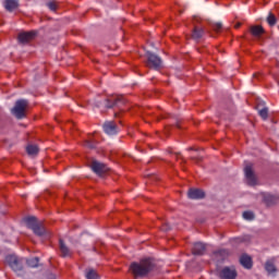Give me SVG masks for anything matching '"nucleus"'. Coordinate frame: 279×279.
<instances>
[{"label": "nucleus", "instance_id": "1", "mask_svg": "<svg viewBox=\"0 0 279 279\" xmlns=\"http://www.w3.org/2000/svg\"><path fill=\"white\" fill-rule=\"evenodd\" d=\"M155 267L156 264H154L151 258H144L141 262H133L130 266V271L133 274L135 279L147 278V276L154 271Z\"/></svg>", "mask_w": 279, "mask_h": 279}, {"label": "nucleus", "instance_id": "2", "mask_svg": "<svg viewBox=\"0 0 279 279\" xmlns=\"http://www.w3.org/2000/svg\"><path fill=\"white\" fill-rule=\"evenodd\" d=\"M95 108H101L104 106L107 110H112V108H121L125 106V99H123V96H109L101 100H95L94 101Z\"/></svg>", "mask_w": 279, "mask_h": 279}, {"label": "nucleus", "instance_id": "3", "mask_svg": "<svg viewBox=\"0 0 279 279\" xmlns=\"http://www.w3.org/2000/svg\"><path fill=\"white\" fill-rule=\"evenodd\" d=\"M25 223L29 230H33L36 236H45L47 234V229L43 223L38 222V219L34 216L25 218Z\"/></svg>", "mask_w": 279, "mask_h": 279}, {"label": "nucleus", "instance_id": "4", "mask_svg": "<svg viewBox=\"0 0 279 279\" xmlns=\"http://www.w3.org/2000/svg\"><path fill=\"white\" fill-rule=\"evenodd\" d=\"M29 102L26 99L15 101V106L11 109L12 116L16 119H25V110H27Z\"/></svg>", "mask_w": 279, "mask_h": 279}, {"label": "nucleus", "instance_id": "5", "mask_svg": "<svg viewBox=\"0 0 279 279\" xmlns=\"http://www.w3.org/2000/svg\"><path fill=\"white\" fill-rule=\"evenodd\" d=\"M146 58H147L146 64L147 66H149V69H154L155 71H158V69L162 66V59L158 54L147 50Z\"/></svg>", "mask_w": 279, "mask_h": 279}, {"label": "nucleus", "instance_id": "6", "mask_svg": "<svg viewBox=\"0 0 279 279\" xmlns=\"http://www.w3.org/2000/svg\"><path fill=\"white\" fill-rule=\"evenodd\" d=\"M8 265L15 271V274H20L23 271V263L25 259L16 257V255H9L5 258Z\"/></svg>", "mask_w": 279, "mask_h": 279}, {"label": "nucleus", "instance_id": "7", "mask_svg": "<svg viewBox=\"0 0 279 279\" xmlns=\"http://www.w3.org/2000/svg\"><path fill=\"white\" fill-rule=\"evenodd\" d=\"M89 169L96 173V175H99V178H104L108 171H110V168L106 166L104 162H100L98 160H93L89 165Z\"/></svg>", "mask_w": 279, "mask_h": 279}, {"label": "nucleus", "instance_id": "8", "mask_svg": "<svg viewBox=\"0 0 279 279\" xmlns=\"http://www.w3.org/2000/svg\"><path fill=\"white\" fill-rule=\"evenodd\" d=\"M244 175L246 178V183L248 184V186H256L258 181L252 168V163L245 166Z\"/></svg>", "mask_w": 279, "mask_h": 279}, {"label": "nucleus", "instance_id": "9", "mask_svg": "<svg viewBox=\"0 0 279 279\" xmlns=\"http://www.w3.org/2000/svg\"><path fill=\"white\" fill-rule=\"evenodd\" d=\"M102 129L108 136H117L119 134V125L114 121H106L102 124Z\"/></svg>", "mask_w": 279, "mask_h": 279}, {"label": "nucleus", "instance_id": "10", "mask_svg": "<svg viewBox=\"0 0 279 279\" xmlns=\"http://www.w3.org/2000/svg\"><path fill=\"white\" fill-rule=\"evenodd\" d=\"M236 269L231 268V267H223L220 271H219V278L220 279H236Z\"/></svg>", "mask_w": 279, "mask_h": 279}, {"label": "nucleus", "instance_id": "11", "mask_svg": "<svg viewBox=\"0 0 279 279\" xmlns=\"http://www.w3.org/2000/svg\"><path fill=\"white\" fill-rule=\"evenodd\" d=\"M59 251L61 258H71V256H73V251L69 248L62 239L59 240Z\"/></svg>", "mask_w": 279, "mask_h": 279}, {"label": "nucleus", "instance_id": "12", "mask_svg": "<svg viewBox=\"0 0 279 279\" xmlns=\"http://www.w3.org/2000/svg\"><path fill=\"white\" fill-rule=\"evenodd\" d=\"M189 199H204L206 197V192L202 189L192 187L187 191Z\"/></svg>", "mask_w": 279, "mask_h": 279}, {"label": "nucleus", "instance_id": "13", "mask_svg": "<svg viewBox=\"0 0 279 279\" xmlns=\"http://www.w3.org/2000/svg\"><path fill=\"white\" fill-rule=\"evenodd\" d=\"M37 32L36 31H31L28 33H21L19 35V40L22 45H27V43H29V40H34L35 36H37Z\"/></svg>", "mask_w": 279, "mask_h": 279}, {"label": "nucleus", "instance_id": "14", "mask_svg": "<svg viewBox=\"0 0 279 279\" xmlns=\"http://www.w3.org/2000/svg\"><path fill=\"white\" fill-rule=\"evenodd\" d=\"M205 252H206V244L202 242L194 243V247L192 250V254L194 256H204Z\"/></svg>", "mask_w": 279, "mask_h": 279}, {"label": "nucleus", "instance_id": "15", "mask_svg": "<svg viewBox=\"0 0 279 279\" xmlns=\"http://www.w3.org/2000/svg\"><path fill=\"white\" fill-rule=\"evenodd\" d=\"M263 199L266 206H276V204H278L279 197L278 195H274V194H264Z\"/></svg>", "mask_w": 279, "mask_h": 279}, {"label": "nucleus", "instance_id": "16", "mask_svg": "<svg viewBox=\"0 0 279 279\" xmlns=\"http://www.w3.org/2000/svg\"><path fill=\"white\" fill-rule=\"evenodd\" d=\"M240 264L242 267H244V269H252V257H250L247 254H243L240 257Z\"/></svg>", "mask_w": 279, "mask_h": 279}, {"label": "nucleus", "instance_id": "17", "mask_svg": "<svg viewBox=\"0 0 279 279\" xmlns=\"http://www.w3.org/2000/svg\"><path fill=\"white\" fill-rule=\"evenodd\" d=\"M204 34H206L204 28H199V27L195 26L192 32V39L196 40V41L202 40V38H204Z\"/></svg>", "mask_w": 279, "mask_h": 279}, {"label": "nucleus", "instance_id": "18", "mask_svg": "<svg viewBox=\"0 0 279 279\" xmlns=\"http://www.w3.org/2000/svg\"><path fill=\"white\" fill-rule=\"evenodd\" d=\"M4 8L8 12H14L19 8V0H5Z\"/></svg>", "mask_w": 279, "mask_h": 279}, {"label": "nucleus", "instance_id": "19", "mask_svg": "<svg viewBox=\"0 0 279 279\" xmlns=\"http://www.w3.org/2000/svg\"><path fill=\"white\" fill-rule=\"evenodd\" d=\"M250 32L255 38H260L265 34V28L263 26H251Z\"/></svg>", "mask_w": 279, "mask_h": 279}, {"label": "nucleus", "instance_id": "20", "mask_svg": "<svg viewBox=\"0 0 279 279\" xmlns=\"http://www.w3.org/2000/svg\"><path fill=\"white\" fill-rule=\"evenodd\" d=\"M38 151H40V149L37 145L29 144L28 146H26V154H28V156H32L33 158L38 156Z\"/></svg>", "mask_w": 279, "mask_h": 279}, {"label": "nucleus", "instance_id": "21", "mask_svg": "<svg viewBox=\"0 0 279 279\" xmlns=\"http://www.w3.org/2000/svg\"><path fill=\"white\" fill-rule=\"evenodd\" d=\"M265 269L268 274H276L278 269L276 268V265L272 260H267L265 264Z\"/></svg>", "mask_w": 279, "mask_h": 279}, {"label": "nucleus", "instance_id": "22", "mask_svg": "<svg viewBox=\"0 0 279 279\" xmlns=\"http://www.w3.org/2000/svg\"><path fill=\"white\" fill-rule=\"evenodd\" d=\"M85 277L87 279H99V275L97 274V271H95V269L93 268H88L85 272Z\"/></svg>", "mask_w": 279, "mask_h": 279}, {"label": "nucleus", "instance_id": "23", "mask_svg": "<svg viewBox=\"0 0 279 279\" xmlns=\"http://www.w3.org/2000/svg\"><path fill=\"white\" fill-rule=\"evenodd\" d=\"M38 263H40V258H38V257H33V258L26 259V264L28 265V267L36 268V267H38Z\"/></svg>", "mask_w": 279, "mask_h": 279}, {"label": "nucleus", "instance_id": "24", "mask_svg": "<svg viewBox=\"0 0 279 279\" xmlns=\"http://www.w3.org/2000/svg\"><path fill=\"white\" fill-rule=\"evenodd\" d=\"M266 21L270 27H274V25L278 23V19H276V15H274V13L268 14V16L266 17Z\"/></svg>", "mask_w": 279, "mask_h": 279}, {"label": "nucleus", "instance_id": "25", "mask_svg": "<svg viewBox=\"0 0 279 279\" xmlns=\"http://www.w3.org/2000/svg\"><path fill=\"white\" fill-rule=\"evenodd\" d=\"M258 114L264 121H267L269 117V109L267 107H264L263 109L258 110Z\"/></svg>", "mask_w": 279, "mask_h": 279}, {"label": "nucleus", "instance_id": "26", "mask_svg": "<svg viewBox=\"0 0 279 279\" xmlns=\"http://www.w3.org/2000/svg\"><path fill=\"white\" fill-rule=\"evenodd\" d=\"M84 147H87V149H95L97 147V142L90 141V140H86L84 142Z\"/></svg>", "mask_w": 279, "mask_h": 279}, {"label": "nucleus", "instance_id": "27", "mask_svg": "<svg viewBox=\"0 0 279 279\" xmlns=\"http://www.w3.org/2000/svg\"><path fill=\"white\" fill-rule=\"evenodd\" d=\"M46 5L51 10V12H56V10H58V1L56 0L47 2Z\"/></svg>", "mask_w": 279, "mask_h": 279}, {"label": "nucleus", "instance_id": "28", "mask_svg": "<svg viewBox=\"0 0 279 279\" xmlns=\"http://www.w3.org/2000/svg\"><path fill=\"white\" fill-rule=\"evenodd\" d=\"M242 217H243V219H245L246 221H253V219H254V213H252V211H244V213L242 214Z\"/></svg>", "mask_w": 279, "mask_h": 279}, {"label": "nucleus", "instance_id": "29", "mask_svg": "<svg viewBox=\"0 0 279 279\" xmlns=\"http://www.w3.org/2000/svg\"><path fill=\"white\" fill-rule=\"evenodd\" d=\"M214 254H215V256H216L217 258H219V257L223 258V257L227 256L228 251H226V250H219V251H216Z\"/></svg>", "mask_w": 279, "mask_h": 279}, {"label": "nucleus", "instance_id": "30", "mask_svg": "<svg viewBox=\"0 0 279 279\" xmlns=\"http://www.w3.org/2000/svg\"><path fill=\"white\" fill-rule=\"evenodd\" d=\"M221 27H223V24H221V22L215 23L213 25V28L215 29V32H220Z\"/></svg>", "mask_w": 279, "mask_h": 279}, {"label": "nucleus", "instance_id": "31", "mask_svg": "<svg viewBox=\"0 0 279 279\" xmlns=\"http://www.w3.org/2000/svg\"><path fill=\"white\" fill-rule=\"evenodd\" d=\"M161 230L163 232H169V230H171V225H169L168 222L163 223Z\"/></svg>", "mask_w": 279, "mask_h": 279}, {"label": "nucleus", "instance_id": "32", "mask_svg": "<svg viewBox=\"0 0 279 279\" xmlns=\"http://www.w3.org/2000/svg\"><path fill=\"white\" fill-rule=\"evenodd\" d=\"M191 160H194V162H196V165H199V162H202V160H204V157H202V156L192 157Z\"/></svg>", "mask_w": 279, "mask_h": 279}, {"label": "nucleus", "instance_id": "33", "mask_svg": "<svg viewBox=\"0 0 279 279\" xmlns=\"http://www.w3.org/2000/svg\"><path fill=\"white\" fill-rule=\"evenodd\" d=\"M232 241H233V243H241V242H243V239L234 238V239H232Z\"/></svg>", "mask_w": 279, "mask_h": 279}, {"label": "nucleus", "instance_id": "34", "mask_svg": "<svg viewBox=\"0 0 279 279\" xmlns=\"http://www.w3.org/2000/svg\"><path fill=\"white\" fill-rule=\"evenodd\" d=\"M0 215H5V210L3 209V207H0Z\"/></svg>", "mask_w": 279, "mask_h": 279}, {"label": "nucleus", "instance_id": "35", "mask_svg": "<svg viewBox=\"0 0 279 279\" xmlns=\"http://www.w3.org/2000/svg\"><path fill=\"white\" fill-rule=\"evenodd\" d=\"M234 27L235 29H239V27H241V23H236Z\"/></svg>", "mask_w": 279, "mask_h": 279}, {"label": "nucleus", "instance_id": "36", "mask_svg": "<svg viewBox=\"0 0 279 279\" xmlns=\"http://www.w3.org/2000/svg\"><path fill=\"white\" fill-rule=\"evenodd\" d=\"M175 156H180V153H175Z\"/></svg>", "mask_w": 279, "mask_h": 279}, {"label": "nucleus", "instance_id": "37", "mask_svg": "<svg viewBox=\"0 0 279 279\" xmlns=\"http://www.w3.org/2000/svg\"><path fill=\"white\" fill-rule=\"evenodd\" d=\"M189 149H190V151H191V150H193V147H190Z\"/></svg>", "mask_w": 279, "mask_h": 279}, {"label": "nucleus", "instance_id": "38", "mask_svg": "<svg viewBox=\"0 0 279 279\" xmlns=\"http://www.w3.org/2000/svg\"><path fill=\"white\" fill-rule=\"evenodd\" d=\"M177 128H180V124H177Z\"/></svg>", "mask_w": 279, "mask_h": 279}, {"label": "nucleus", "instance_id": "39", "mask_svg": "<svg viewBox=\"0 0 279 279\" xmlns=\"http://www.w3.org/2000/svg\"><path fill=\"white\" fill-rule=\"evenodd\" d=\"M182 160H183L184 162H186V160H184V158H182Z\"/></svg>", "mask_w": 279, "mask_h": 279}, {"label": "nucleus", "instance_id": "40", "mask_svg": "<svg viewBox=\"0 0 279 279\" xmlns=\"http://www.w3.org/2000/svg\"><path fill=\"white\" fill-rule=\"evenodd\" d=\"M278 85H279V81H277Z\"/></svg>", "mask_w": 279, "mask_h": 279}]
</instances>
